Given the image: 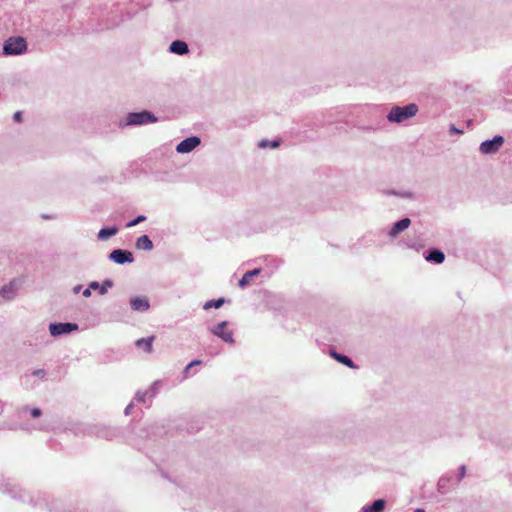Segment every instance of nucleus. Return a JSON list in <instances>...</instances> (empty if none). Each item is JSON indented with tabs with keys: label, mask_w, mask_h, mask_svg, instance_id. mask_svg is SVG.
I'll return each mask as SVG.
<instances>
[{
	"label": "nucleus",
	"mask_w": 512,
	"mask_h": 512,
	"mask_svg": "<svg viewBox=\"0 0 512 512\" xmlns=\"http://www.w3.org/2000/svg\"><path fill=\"white\" fill-rule=\"evenodd\" d=\"M157 121L158 119L153 113L143 110L140 112L128 113L119 123V127L123 129L128 126H143L156 123Z\"/></svg>",
	"instance_id": "nucleus-1"
},
{
	"label": "nucleus",
	"mask_w": 512,
	"mask_h": 512,
	"mask_svg": "<svg viewBox=\"0 0 512 512\" xmlns=\"http://www.w3.org/2000/svg\"><path fill=\"white\" fill-rule=\"evenodd\" d=\"M271 147H272V148H276V147H278V143H277V142H273V143H271Z\"/></svg>",
	"instance_id": "nucleus-34"
},
{
	"label": "nucleus",
	"mask_w": 512,
	"mask_h": 512,
	"mask_svg": "<svg viewBox=\"0 0 512 512\" xmlns=\"http://www.w3.org/2000/svg\"><path fill=\"white\" fill-rule=\"evenodd\" d=\"M161 385H162V383H161V381H159V380L154 381V382L151 384V386H150V387H149V389L147 390V391H148V395H149V397H150V398L154 397V396L158 393V391H159V389H160Z\"/></svg>",
	"instance_id": "nucleus-22"
},
{
	"label": "nucleus",
	"mask_w": 512,
	"mask_h": 512,
	"mask_svg": "<svg viewBox=\"0 0 512 512\" xmlns=\"http://www.w3.org/2000/svg\"><path fill=\"white\" fill-rule=\"evenodd\" d=\"M32 376L43 379L46 376V372L44 369H36L32 372Z\"/></svg>",
	"instance_id": "nucleus-25"
},
{
	"label": "nucleus",
	"mask_w": 512,
	"mask_h": 512,
	"mask_svg": "<svg viewBox=\"0 0 512 512\" xmlns=\"http://www.w3.org/2000/svg\"><path fill=\"white\" fill-rule=\"evenodd\" d=\"M117 233H118V228L116 226L102 228V229L99 230V232L97 234V238L100 241H106L110 237L116 235Z\"/></svg>",
	"instance_id": "nucleus-17"
},
{
	"label": "nucleus",
	"mask_w": 512,
	"mask_h": 512,
	"mask_svg": "<svg viewBox=\"0 0 512 512\" xmlns=\"http://www.w3.org/2000/svg\"><path fill=\"white\" fill-rule=\"evenodd\" d=\"M386 502L383 499L375 500L372 504L364 505L359 512H383Z\"/></svg>",
	"instance_id": "nucleus-13"
},
{
	"label": "nucleus",
	"mask_w": 512,
	"mask_h": 512,
	"mask_svg": "<svg viewBox=\"0 0 512 512\" xmlns=\"http://www.w3.org/2000/svg\"><path fill=\"white\" fill-rule=\"evenodd\" d=\"M130 307L136 312H146L150 309V301L147 296H136L130 299Z\"/></svg>",
	"instance_id": "nucleus-10"
},
{
	"label": "nucleus",
	"mask_w": 512,
	"mask_h": 512,
	"mask_svg": "<svg viewBox=\"0 0 512 512\" xmlns=\"http://www.w3.org/2000/svg\"><path fill=\"white\" fill-rule=\"evenodd\" d=\"M153 340L154 338L147 337V338H140L135 342L136 347L139 349H142L146 353H152L153 351Z\"/></svg>",
	"instance_id": "nucleus-15"
},
{
	"label": "nucleus",
	"mask_w": 512,
	"mask_h": 512,
	"mask_svg": "<svg viewBox=\"0 0 512 512\" xmlns=\"http://www.w3.org/2000/svg\"><path fill=\"white\" fill-rule=\"evenodd\" d=\"M259 145H260V147L265 148L266 146H268V142L263 140L260 142Z\"/></svg>",
	"instance_id": "nucleus-33"
},
{
	"label": "nucleus",
	"mask_w": 512,
	"mask_h": 512,
	"mask_svg": "<svg viewBox=\"0 0 512 512\" xmlns=\"http://www.w3.org/2000/svg\"><path fill=\"white\" fill-rule=\"evenodd\" d=\"M81 288H82V286H81V285H77V286H75V287H74L73 292H74V293H79V292H80V290H81Z\"/></svg>",
	"instance_id": "nucleus-31"
},
{
	"label": "nucleus",
	"mask_w": 512,
	"mask_h": 512,
	"mask_svg": "<svg viewBox=\"0 0 512 512\" xmlns=\"http://www.w3.org/2000/svg\"><path fill=\"white\" fill-rule=\"evenodd\" d=\"M137 249L144 251H151L153 249V243L147 235L140 236L135 243Z\"/></svg>",
	"instance_id": "nucleus-16"
},
{
	"label": "nucleus",
	"mask_w": 512,
	"mask_h": 512,
	"mask_svg": "<svg viewBox=\"0 0 512 512\" xmlns=\"http://www.w3.org/2000/svg\"><path fill=\"white\" fill-rule=\"evenodd\" d=\"M147 398H150L148 395V391L138 392L135 396V399L138 402H142V403L146 402Z\"/></svg>",
	"instance_id": "nucleus-24"
},
{
	"label": "nucleus",
	"mask_w": 512,
	"mask_h": 512,
	"mask_svg": "<svg viewBox=\"0 0 512 512\" xmlns=\"http://www.w3.org/2000/svg\"><path fill=\"white\" fill-rule=\"evenodd\" d=\"M20 286L21 281L19 279L11 280L0 288V297L7 301L14 299L20 289Z\"/></svg>",
	"instance_id": "nucleus-7"
},
{
	"label": "nucleus",
	"mask_w": 512,
	"mask_h": 512,
	"mask_svg": "<svg viewBox=\"0 0 512 512\" xmlns=\"http://www.w3.org/2000/svg\"><path fill=\"white\" fill-rule=\"evenodd\" d=\"M113 286L111 280H105L103 283H99L97 281L90 282V288L97 291L100 295L107 294L108 290Z\"/></svg>",
	"instance_id": "nucleus-14"
},
{
	"label": "nucleus",
	"mask_w": 512,
	"mask_h": 512,
	"mask_svg": "<svg viewBox=\"0 0 512 512\" xmlns=\"http://www.w3.org/2000/svg\"><path fill=\"white\" fill-rule=\"evenodd\" d=\"M459 471H460V476L463 477L465 475V467L464 466L460 467Z\"/></svg>",
	"instance_id": "nucleus-32"
},
{
	"label": "nucleus",
	"mask_w": 512,
	"mask_h": 512,
	"mask_svg": "<svg viewBox=\"0 0 512 512\" xmlns=\"http://www.w3.org/2000/svg\"><path fill=\"white\" fill-rule=\"evenodd\" d=\"M419 108L416 104L411 103L406 106H393L387 114V120L390 123L401 124L408 119L416 116Z\"/></svg>",
	"instance_id": "nucleus-2"
},
{
	"label": "nucleus",
	"mask_w": 512,
	"mask_h": 512,
	"mask_svg": "<svg viewBox=\"0 0 512 512\" xmlns=\"http://www.w3.org/2000/svg\"><path fill=\"white\" fill-rule=\"evenodd\" d=\"M503 143L504 138L500 135H497L490 140L483 141L479 146V151L484 155L494 154L500 150Z\"/></svg>",
	"instance_id": "nucleus-6"
},
{
	"label": "nucleus",
	"mask_w": 512,
	"mask_h": 512,
	"mask_svg": "<svg viewBox=\"0 0 512 512\" xmlns=\"http://www.w3.org/2000/svg\"><path fill=\"white\" fill-rule=\"evenodd\" d=\"M260 273V269H254L251 271L246 272L241 280L239 281V286L241 288H244L248 286L254 276H257Z\"/></svg>",
	"instance_id": "nucleus-19"
},
{
	"label": "nucleus",
	"mask_w": 512,
	"mask_h": 512,
	"mask_svg": "<svg viewBox=\"0 0 512 512\" xmlns=\"http://www.w3.org/2000/svg\"><path fill=\"white\" fill-rule=\"evenodd\" d=\"M109 259L117 264H125L133 262V254L130 251L116 249L109 254Z\"/></svg>",
	"instance_id": "nucleus-9"
},
{
	"label": "nucleus",
	"mask_w": 512,
	"mask_h": 512,
	"mask_svg": "<svg viewBox=\"0 0 512 512\" xmlns=\"http://www.w3.org/2000/svg\"><path fill=\"white\" fill-rule=\"evenodd\" d=\"M210 332L226 343L234 344L235 342L233 330L229 328L227 321H222L214 325L210 328Z\"/></svg>",
	"instance_id": "nucleus-4"
},
{
	"label": "nucleus",
	"mask_w": 512,
	"mask_h": 512,
	"mask_svg": "<svg viewBox=\"0 0 512 512\" xmlns=\"http://www.w3.org/2000/svg\"><path fill=\"white\" fill-rule=\"evenodd\" d=\"M145 220H146V216H144V215H139V216H138V217H136L135 219H133V220H131L130 222H128V223L126 224V227H127V228L134 227V226H136L137 224H139V223H141V222H143V221H145Z\"/></svg>",
	"instance_id": "nucleus-23"
},
{
	"label": "nucleus",
	"mask_w": 512,
	"mask_h": 512,
	"mask_svg": "<svg viewBox=\"0 0 512 512\" xmlns=\"http://www.w3.org/2000/svg\"><path fill=\"white\" fill-rule=\"evenodd\" d=\"M168 51L178 56H184L190 52L188 44L183 40L172 41L168 47Z\"/></svg>",
	"instance_id": "nucleus-11"
},
{
	"label": "nucleus",
	"mask_w": 512,
	"mask_h": 512,
	"mask_svg": "<svg viewBox=\"0 0 512 512\" xmlns=\"http://www.w3.org/2000/svg\"><path fill=\"white\" fill-rule=\"evenodd\" d=\"M223 303H224V299H222V298L217 299V300H210V301H207V302L204 304L203 308H204L205 310H208V309H210V308H216V309H218V308H220V307L223 305Z\"/></svg>",
	"instance_id": "nucleus-21"
},
{
	"label": "nucleus",
	"mask_w": 512,
	"mask_h": 512,
	"mask_svg": "<svg viewBox=\"0 0 512 512\" xmlns=\"http://www.w3.org/2000/svg\"><path fill=\"white\" fill-rule=\"evenodd\" d=\"M92 290H93V289H92V288H90V284H89V285H88V287H87V288L82 292L83 296H84L85 298H89V297L91 296V291H92Z\"/></svg>",
	"instance_id": "nucleus-27"
},
{
	"label": "nucleus",
	"mask_w": 512,
	"mask_h": 512,
	"mask_svg": "<svg viewBox=\"0 0 512 512\" xmlns=\"http://www.w3.org/2000/svg\"><path fill=\"white\" fill-rule=\"evenodd\" d=\"M49 333L52 337H60L63 335L71 334L78 330V325L76 323L70 322H54L49 324Z\"/></svg>",
	"instance_id": "nucleus-5"
},
{
	"label": "nucleus",
	"mask_w": 512,
	"mask_h": 512,
	"mask_svg": "<svg viewBox=\"0 0 512 512\" xmlns=\"http://www.w3.org/2000/svg\"><path fill=\"white\" fill-rule=\"evenodd\" d=\"M411 224L409 218H403L400 221H397L393 224L392 228L389 231V236L395 238L398 234L406 230Z\"/></svg>",
	"instance_id": "nucleus-12"
},
{
	"label": "nucleus",
	"mask_w": 512,
	"mask_h": 512,
	"mask_svg": "<svg viewBox=\"0 0 512 512\" xmlns=\"http://www.w3.org/2000/svg\"><path fill=\"white\" fill-rule=\"evenodd\" d=\"M200 364V361L199 360H193L192 362H190L188 364V366L186 367V369H189L190 367L194 366V365H198Z\"/></svg>",
	"instance_id": "nucleus-29"
},
{
	"label": "nucleus",
	"mask_w": 512,
	"mask_h": 512,
	"mask_svg": "<svg viewBox=\"0 0 512 512\" xmlns=\"http://www.w3.org/2000/svg\"><path fill=\"white\" fill-rule=\"evenodd\" d=\"M331 356L337 360L338 362H340L341 364H344L345 366L349 367V368H354V363L353 361L346 355H342V354H339V353H336V352H331Z\"/></svg>",
	"instance_id": "nucleus-20"
},
{
	"label": "nucleus",
	"mask_w": 512,
	"mask_h": 512,
	"mask_svg": "<svg viewBox=\"0 0 512 512\" xmlns=\"http://www.w3.org/2000/svg\"><path fill=\"white\" fill-rule=\"evenodd\" d=\"M414 512H425L423 509H416Z\"/></svg>",
	"instance_id": "nucleus-35"
},
{
	"label": "nucleus",
	"mask_w": 512,
	"mask_h": 512,
	"mask_svg": "<svg viewBox=\"0 0 512 512\" xmlns=\"http://www.w3.org/2000/svg\"><path fill=\"white\" fill-rule=\"evenodd\" d=\"M29 411L33 418H38L39 416H41V410L39 408H32Z\"/></svg>",
	"instance_id": "nucleus-26"
},
{
	"label": "nucleus",
	"mask_w": 512,
	"mask_h": 512,
	"mask_svg": "<svg viewBox=\"0 0 512 512\" xmlns=\"http://www.w3.org/2000/svg\"><path fill=\"white\" fill-rule=\"evenodd\" d=\"M426 261L441 264L445 260V255L440 250H432L425 256Z\"/></svg>",
	"instance_id": "nucleus-18"
},
{
	"label": "nucleus",
	"mask_w": 512,
	"mask_h": 512,
	"mask_svg": "<svg viewBox=\"0 0 512 512\" xmlns=\"http://www.w3.org/2000/svg\"><path fill=\"white\" fill-rule=\"evenodd\" d=\"M133 408V403H130L126 408H125V415H129L131 413V410Z\"/></svg>",
	"instance_id": "nucleus-28"
},
{
	"label": "nucleus",
	"mask_w": 512,
	"mask_h": 512,
	"mask_svg": "<svg viewBox=\"0 0 512 512\" xmlns=\"http://www.w3.org/2000/svg\"><path fill=\"white\" fill-rule=\"evenodd\" d=\"M14 119H15L16 121H20V119H21V113H20V112H16V113L14 114Z\"/></svg>",
	"instance_id": "nucleus-30"
},
{
	"label": "nucleus",
	"mask_w": 512,
	"mask_h": 512,
	"mask_svg": "<svg viewBox=\"0 0 512 512\" xmlns=\"http://www.w3.org/2000/svg\"><path fill=\"white\" fill-rule=\"evenodd\" d=\"M26 51L27 43L22 37H10L3 44V54L6 56L21 55Z\"/></svg>",
	"instance_id": "nucleus-3"
},
{
	"label": "nucleus",
	"mask_w": 512,
	"mask_h": 512,
	"mask_svg": "<svg viewBox=\"0 0 512 512\" xmlns=\"http://www.w3.org/2000/svg\"><path fill=\"white\" fill-rule=\"evenodd\" d=\"M201 144L198 136H191L177 144L175 150L179 154H187L195 150Z\"/></svg>",
	"instance_id": "nucleus-8"
}]
</instances>
